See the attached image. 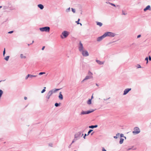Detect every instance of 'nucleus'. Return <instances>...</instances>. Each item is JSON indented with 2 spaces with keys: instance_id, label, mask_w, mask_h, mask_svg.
Returning a JSON list of instances; mask_svg holds the SVG:
<instances>
[{
  "instance_id": "5",
  "label": "nucleus",
  "mask_w": 151,
  "mask_h": 151,
  "mask_svg": "<svg viewBox=\"0 0 151 151\" xmlns=\"http://www.w3.org/2000/svg\"><path fill=\"white\" fill-rule=\"evenodd\" d=\"M69 34V33L68 32L66 31H64L62 32L60 37L62 39H63L64 38L66 37Z\"/></svg>"
},
{
  "instance_id": "47",
  "label": "nucleus",
  "mask_w": 151,
  "mask_h": 151,
  "mask_svg": "<svg viewBox=\"0 0 151 151\" xmlns=\"http://www.w3.org/2000/svg\"><path fill=\"white\" fill-rule=\"evenodd\" d=\"M138 68H140L141 67V66H140V65H138Z\"/></svg>"
},
{
  "instance_id": "59",
  "label": "nucleus",
  "mask_w": 151,
  "mask_h": 151,
  "mask_svg": "<svg viewBox=\"0 0 151 151\" xmlns=\"http://www.w3.org/2000/svg\"><path fill=\"white\" fill-rule=\"evenodd\" d=\"M49 98V96L48 97V99Z\"/></svg>"
},
{
  "instance_id": "4",
  "label": "nucleus",
  "mask_w": 151,
  "mask_h": 151,
  "mask_svg": "<svg viewBox=\"0 0 151 151\" xmlns=\"http://www.w3.org/2000/svg\"><path fill=\"white\" fill-rule=\"evenodd\" d=\"M40 30L41 32H49L50 30V27H43L40 28Z\"/></svg>"
},
{
  "instance_id": "12",
  "label": "nucleus",
  "mask_w": 151,
  "mask_h": 151,
  "mask_svg": "<svg viewBox=\"0 0 151 151\" xmlns=\"http://www.w3.org/2000/svg\"><path fill=\"white\" fill-rule=\"evenodd\" d=\"M94 110H92L91 111H83L81 113V114H87L92 112L94 111Z\"/></svg>"
},
{
  "instance_id": "45",
  "label": "nucleus",
  "mask_w": 151,
  "mask_h": 151,
  "mask_svg": "<svg viewBox=\"0 0 151 151\" xmlns=\"http://www.w3.org/2000/svg\"><path fill=\"white\" fill-rule=\"evenodd\" d=\"M37 76V75H33V77H36Z\"/></svg>"
},
{
  "instance_id": "27",
  "label": "nucleus",
  "mask_w": 151,
  "mask_h": 151,
  "mask_svg": "<svg viewBox=\"0 0 151 151\" xmlns=\"http://www.w3.org/2000/svg\"><path fill=\"white\" fill-rule=\"evenodd\" d=\"M28 78H29V74H28L25 78V80H27L28 79Z\"/></svg>"
},
{
  "instance_id": "37",
  "label": "nucleus",
  "mask_w": 151,
  "mask_h": 151,
  "mask_svg": "<svg viewBox=\"0 0 151 151\" xmlns=\"http://www.w3.org/2000/svg\"><path fill=\"white\" fill-rule=\"evenodd\" d=\"M119 135H120V134L119 133H117L116 135V137H117L119 136Z\"/></svg>"
},
{
  "instance_id": "24",
  "label": "nucleus",
  "mask_w": 151,
  "mask_h": 151,
  "mask_svg": "<svg viewBox=\"0 0 151 151\" xmlns=\"http://www.w3.org/2000/svg\"><path fill=\"white\" fill-rule=\"evenodd\" d=\"M87 103L89 104H91V99H89L88 100Z\"/></svg>"
},
{
  "instance_id": "19",
  "label": "nucleus",
  "mask_w": 151,
  "mask_h": 151,
  "mask_svg": "<svg viewBox=\"0 0 151 151\" xmlns=\"http://www.w3.org/2000/svg\"><path fill=\"white\" fill-rule=\"evenodd\" d=\"M97 125H94V126H93V125H92V126H90L89 127L90 128H94V127L96 128V127H97Z\"/></svg>"
},
{
  "instance_id": "15",
  "label": "nucleus",
  "mask_w": 151,
  "mask_h": 151,
  "mask_svg": "<svg viewBox=\"0 0 151 151\" xmlns=\"http://www.w3.org/2000/svg\"><path fill=\"white\" fill-rule=\"evenodd\" d=\"M96 61L100 65H102L104 63L103 62H101L99 60H96Z\"/></svg>"
},
{
  "instance_id": "55",
  "label": "nucleus",
  "mask_w": 151,
  "mask_h": 151,
  "mask_svg": "<svg viewBox=\"0 0 151 151\" xmlns=\"http://www.w3.org/2000/svg\"><path fill=\"white\" fill-rule=\"evenodd\" d=\"M2 7V6H0V9Z\"/></svg>"
},
{
  "instance_id": "49",
  "label": "nucleus",
  "mask_w": 151,
  "mask_h": 151,
  "mask_svg": "<svg viewBox=\"0 0 151 151\" xmlns=\"http://www.w3.org/2000/svg\"><path fill=\"white\" fill-rule=\"evenodd\" d=\"M96 86H99V85H98V84H97V83H96Z\"/></svg>"
},
{
  "instance_id": "13",
  "label": "nucleus",
  "mask_w": 151,
  "mask_h": 151,
  "mask_svg": "<svg viewBox=\"0 0 151 151\" xmlns=\"http://www.w3.org/2000/svg\"><path fill=\"white\" fill-rule=\"evenodd\" d=\"M150 6L149 5L147 6L144 9L145 11H146L147 10H150Z\"/></svg>"
},
{
  "instance_id": "50",
  "label": "nucleus",
  "mask_w": 151,
  "mask_h": 151,
  "mask_svg": "<svg viewBox=\"0 0 151 151\" xmlns=\"http://www.w3.org/2000/svg\"><path fill=\"white\" fill-rule=\"evenodd\" d=\"M124 138L125 139H126V137H125V136H124Z\"/></svg>"
},
{
  "instance_id": "35",
  "label": "nucleus",
  "mask_w": 151,
  "mask_h": 151,
  "mask_svg": "<svg viewBox=\"0 0 151 151\" xmlns=\"http://www.w3.org/2000/svg\"><path fill=\"white\" fill-rule=\"evenodd\" d=\"M55 106L57 107V106H59V104H58V103H56L55 104Z\"/></svg>"
},
{
  "instance_id": "38",
  "label": "nucleus",
  "mask_w": 151,
  "mask_h": 151,
  "mask_svg": "<svg viewBox=\"0 0 151 151\" xmlns=\"http://www.w3.org/2000/svg\"><path fill=\"white\" fill-rule=\"evenodd\" d=\"M93 131L92 130L90 129V130L88 131V134H89L91 132H92Z\"/></svg>"
},
{
  "instance_id": "1",
  "label": "nucleus",
  "mask_w": 151,
  "mask_h": 151,
  "mask_svg": "<svg viewBox=\"0 0 151 151\" xmlns=\"http://www.w3.org/2000/svg\"><path fill=\"white\" fill-rule=\"evenodd\" d=\"M3 9V10L7 12L15 9V7L10 3H9L8 4L4 6Z\"/></svg>"
},
{
  "instance_id": "28",
  "label": "nucleus",
  "mask_w": 151,
  "mask_h": 151,
  "mask_svg": "<svg viewBox=\"0 0 151 151\" xmlns=\"http://www.w3.org/2000/svg\"><path fill=\"white\" fill-rule=\"evenodd\" d=\"M45 88H46V87H44V89H43L41 91V93H43L44 92H45Z\"/></svg>"
},
{
  "instance_id": "8",
  "label": "nucleus",
  "mask_w": 151,
  "mask_h": 151,
  "mask_svg": "<svg viewBox=\"0 0 151 151\" xmlns=\"http://www.w3.org/2000/svg\"><path fill=\"white\" fill-rule=\"evenodd\" d=\"M78 49L79 51L81 52L83 50V45L81 41H80L79 42V45L78 46Z\"/></svg>"
},
{
  "instance_id": "11",
  "label": "nucleus",
  "mask_w": 151,
  "mask_h": 151,
  "mask_svg": "<svg viewBox=\"0 0 151 151\" xmlns=\"http://www.w3.org/2000/svg\"><path fill=\"white\" fill-rule=\"evenodd\" d=\"M104 38V34L102 35L101 37H99L97 38L98 41H100Z\"/></svg>"
},
{
  "instance_id": "30",
  "label": "nucleus",
  "mask_w": 151,
  "mask_h": 151,
  "mask_svg": "<svg viewBox=\"0 0 151 151\" xmlns=\"http://www.w3.org/2000/svg\"><path fill=\"white\" fill-rule=\"evenodd\" d=\"M45 72H40L39 73V75H40L43 74H45Z\"/></svg>"
},
{
  "instance_id": "23",
  "label": "nucleus",
  "mask_w": 151,
  "mask_h": 151,
  "mask_svg": "<svg viewBox=\"0 0 151 151\" xmlns=\"http://www.w3.org/2000/svg\"><path fill=\"white\" fill-rule=\"evenodd\" d=\"M58 97L61 100H62L63 99V95H59Z\"/></svg>"
},
{
  "instance_id": "14",
  "label": "nucleus",
  "mask_w": 151,
  "mask_h": 151,
  "mask_svg": "<svg viewBox=\"0 0 151 151\" xmlns=\"http://www.w3.org/2000/svg\"><path fill=\"white\" fill-rule=\"evenodd\" d=\"M38 7L41 9H42L44 8V6L42 4H39L37 5Z\"/></svg>"
},
{
  "instance_id": "42",
  "label": "nucleus",
  "mask_w": 151,
  "mask_h": 151,
  "mask_svg": "<svg viewBox=\"0 0 151 151\" xmlns=\"http://www.w3.org/2000/svg\"><path fill=\"white\" fill-rule=\"evenodd\" d=\"M141 35H139L137 36V38H139V37H141Z\"/></svg>"
},
{
  "instance_id": "58",
  "label": "nucleus",
  "mask_w": 151,
  "mask_h": 151,
  "mask_svg": "<svg viewBox=\"0 0 151 151\" xmlns=\"http://www.w3.org/2000/svg\"><path fill=\"white\" fill-rule=\"evenodd\" d=\"M109 98H108V99H106V100H107V99H109Z\"/></svg>"
},
{
  "instance_id": "21",
  "label": "nucleus",
  "mask_w": 151,
  "mask_h": 151,
  "mask_svg": "<svg viewBox=\"0 0 151 151\" xmlns=\"http://www.w3.org/2000/svg\"><path fill=\"white\" fill-rule=\"evenodd\" d=\"M9 58V56H7L5 58H4V59L6 61H8Z\"/></svg>"
},
{
  "instance_id": "56",
  "label": "nucleus",
  "mask_w": 151,
  "mask_h": 151,
  "mask_svg": "<svg viewBox=\"0 0 151 151\" xmlns=\"http://www.w3.org/2000/svg\"><path fill=\"white\" fill-rule=\"evenodd\" d=\"M1 95H0V98L1 97Z\"/></svg>"
},
{
  "instance_id": "54",
  "label": "nucleus",
  "mask_w": 151,
  "mask_h": 151,
  "mask_svg": "<svg viewBox=\"0 0 151 151\" xmlns=\"http://www.w3.org/2000/svg\"><path fill=\"white\" fill-rule=\"evenodd\" d=\"M102 151H104V148H102Z\"/></svg>"
},
{
  "instance_id": "39",
  "label": "nucleus",
  "mask_w": 151,
  "mask_h": 151,
  "mask_svg": "<svg viewBox=\"0 0 151 151\" xmlns=\"http://www.w3.org/2000/svg\"><path fill=\"white\" fill-rule=\"evenodd\" d=\"M122 14H124V15H126L127 14L126 13H125L123 11H122Z\"/></svg>"
},
{
  "instance_id": "52",
  "label": "nucleus",
  "mask_w": 151,
  "mask_h": 151,
  "mask_svg": "<svg viewBox=\"0 0 151 151\" xmlns=\"http://www.w3.org/2000/svg\"><path fill=\"white\" fill-rule=\"evenodd\" d=\"M30 45H31L30 44H28V46H29Z\"/></svg>"
},
{
  "instance_id": "31",
  "label": "nucleus",
  "mask_w": 151,
  "mask_h": 151,
  "mask_svg": "<svg viewBox=\"0 0 151 151\" xmlns=\"http://www.w3.org/2000/svg\"><path fill=\"white\" fill-rule=\"evenodd\" d=\"M33 78V75L31 74H29V78Z\"/></svg>"
},
{
  "instance_id": "36",
  "label": "nucleus",
  "mask_w": 151,
  "mask_h": 151,
  "mask_svg": "<svg viewBox=\"0 0 151 151\" xmlns=\"http://www.w3.org/2000/svg\"><path fill=\"white\" fill-rule=\"evenodd\" d=\"M13 31H9V32L8 33H9V34H11V33H12L13 32Z\"/></svg>"
},
{
  "instance_id": "9",
  "label": "nucleus",
  "mask_w": 151,
  "mask_h": 151,
  "mask_svg": "<svg viewBox=\"0 0 151 151\" xmlns=\"http://www.w3.org/2000/svg\"><path fill=\"white\" fill-rule=\"evenodd\" d=\"M82 53V55L83 56L86 57L89 55V54L88 51L86 50H84L81 52Z\"/></svg>"
},
{
  "instance_id": "48",
  "label": "nucleus",
  "mask_w": 151,
  "mask_h": 151,
  "mask_svg": "<svg viewBox=\"0 0 151 151\" xmlns=\"http://www.w3.org/2000/svg\"><path fill=\"white\" fill-rule=\"evenodd\" d=\"M27 97H24V99L25 100H26L27 99Z\"/></svg>"
},
{
  "instance_id": "34",
  "label": "nucleus",
  "mask_w": 151,
  "mask_h": 151,
  "mask_svg": "<svg viewBox=\"0 0 151 151\" xmlns=\"http://www.w3.org/2000/svg\"><path fill=\"white\" fill-rule=\"evenodd\" d=\"M3 91L1 90H0V94H2Z\"/></svg>"
},
{
  "instance_id": "60",
  "label": "nucleus",
  "mask_w": 151,
  "mask_h": 151,
  "mask_svg": "<svg viewBox=\"0 0 151 151\" xmlns=\"http://www.w3.org/2000/svg\"><path fill=\"white\" fill-rule=\"evenodd\" d=\"M76 151V150H75V151Z\"/></svg>"
},
{
  "instance_id": "25",
  "label": "nucleus",
  "mask_w": 151,
  "mask_h": 151,
  "mask_svg": "<svg viewBox=\"0 0 151 151\" xmlns=\"http://www.w3.org/2000/svg\"><path fill=\"white\" fill-rule=\"evenodd\" d=\"M134 147V146H132L131 147V148H128L127 150H132V149H133V150H135V149H133V148Z\"/></svg>"
},
{
  "instance_id": "61",
  "label": "nucleus",
  "mask_w": 151,
  "mask_h": 151,
  "mask_svg": "<svg viewBox=\"0 0 151 151\" xmlns=\"http://www.w3.org/2000/svg\"><path fill=\"white\" fill-rule=\"evenodd\" d=\"M1 81H0V82H1Z\"/></svg>"
},
{
  "instance_id": "32",
  "label": "nucleus",
  "mask_w": 151,
  "mask_h": 151,
  "mask_svg": "<svg viewBox=\"0 0 151 151\" xmlns=\"http://www.w3.org/2000/svg\"><path fill=\"white\" fill-rule=\"evenodd\" d=\"M145 60L146 61H147V63H148V58L147 57H146L145 58Z\"/></svg>"
},
{
  "instance_id": "10",
  "label": "nucleus",
  "mask_w": 151,
  "mask_h": 151,
  "mask_svg": "<svg viewBox=\"0 0 151 151\" xmlns=\"http://www.w3.org/2000/svg\"><path fill=\"white\" fill-rule=\"evenodd\" d=\"M131 88H127L124 91V93L123 94H126L127 93H128V92L131 90Z\"/></svg>"
},
{
  "instance_id": "17",
  "label": "nucleus",
  "mask_w": 151,
  "mask_h": 151,
  "mask_svg": "<svg viewBox=\"0 0 151 151\" xmlns=\"http://www.w3.org/2000/svg\"><path fill=\"white\" fill-rule=\"evenodd\" d=\"M20 57L22 59H25L26 58V56H24L23 54H21L20 55Z\"/></svg>"
},
{
  "instance_id": "2",
  "label": "nucleus",
  "mask_w": 151,
  "mask_h": 151,
  "mask_svg": "<svg viewBox=\"0 0 151 151\" xmlns=\"http://www.w3.org/2000/svg\"><path fill=\"white\" fill-rule=\"evenodd\" d=\"M88 75L86 76L85 78L81 81V83H83L84 81L88 79H90L93 78V73L91 71H89L88 72Z\"/></svg>"
},
{
  "instance_id": "6",
  "label": "nucleus",
  "mask_w": 151,
  "mask_h": 151,
  "mask_svg": "<svg viewBox=\"0 0 151 151\" xmlns=\"http://www.w3.org/2000/svg\"><path fill=\"white\" fill-rule=\"evenodd\" d=\"M115 35V34L114 33L110 32H108L104 33V37L106 36L114 37Z\"/></svg>"
},
{
  "instance_id": "22",
  "label": "nucleus",
  "mask_w": 151,
  "mask_h": 151,
  "mask_svg": "<svg viewBox=\"0 0 151 151\" xmlns=\"http://www.w3.org/2000/svg\"><path fill=\"white\" fill-rule=\"evenodd\" d=\"M80 20V19H78V21H76V22L77 23V24H80L81 25V26L82 25V24L81 23H80L79 22Z\"/></svg>"
},
{
  "instance_id": "41",
  "label": "nucleus",
  "mask_w": 151,
  "mask_h": 151,
  "mask_svg": "<svg viewBox=\"0 0 151 151\" xmlns=\"http://www.w3.org/2000/svg\"><path fill=\"white\" fill-rule=\"evenodd\" d=\"M45 46H43V47H42V50H44V48H45Z\"/></svg>"
},
{
  "instance_id": "26",
  "label": "nucleus",
  "mask_w": 151,
  "mask_h": 151,
  "mask_svg": "<svg viewBox=\"0 0 151 151\" xmlns=\"http://www.w3.org/2000/svg\"><path fill=\"white\" fill-rule=\"evenodd\" d=\"M72 11L73 13H75L76 12L75 9L73 8H71Z\"/></svg>"
},
{
  "instance_id": "18",
  "label": "nucleus",
  "mask_w": 151,
  "mask_h": 151,
  "mask_svg": "<svg viewBox=\"0 0 151 151\" xmlns=\"http://www.w3.org/2000/svg\"><path fill=\"white\" fill-rule=\"evenodd\" d=\"M97 24L99 25L100 27H101L102 26L103 24L101 22H97Z\"/></svg>"
},
{
  "instance_id": "29",
  "label": "nucleus",
  "mask_w": 151,
  "mask_h": 151,
  "mask_svg": "<svg viewBox=\"0 0 151 151\" xmlns=\"http://www.w3.org/2000/svg\"><path fill=\"white\" fill-rule=\"evenodd\" d=\"M5 54V48H4V50L3 52V55L4 56Z\"/></svg>"
},
{
  "instance_id": "20",
  "label": "nucleus",
  "mask_w": 151,
  "mask_h": 151,
  "mask_svg": "<svg viewBox=\"0 0 151 151\" xmlns=\"http://www.w3.org/2000/svg\"><path fill=\"white\" fill-rule=\"evenodd\" d=\"M70 11V8L69 7V8L65 10V12H66L68 13Z\"/></svg>"
},
{
  "instance_id": "3",
  "label": "nucleus",
  "mask_w": 151,
  "mask_h": 151,
  "mask_svg": "<svg viewBox=\"0 0 151 151\" xmlns=\"http://www.w3.org/2000/svg\"><path fill=\"white\" fill-rule=\"evenodd\" d=\"M61 89H54L50 91L48 93V94H52L53 93H58L59 91Z\"/></svg>"
},
{
  "instance_id": "40",
  "label": "nucleus",
  "mask_w": 151,
  "mask_h": 151,
  "mask_svg": "<svg viewBox=\"0 0 151 151\" xmlns=\"http://www.w3.org/2000/svg\"><path fill=\"white\" fill-rule=\"evenodd\" d=\"M149 59L150 61L151 60V57L150 56L149 57Z\"/></svg>"
},
{
  "instance_id": "44",
  "label": "nucleus",
  "mask_w": 151,
  "mask_h": 151,
  "mask_svg": "<svg viewBox=\"0 0 151 151\" xmlns=\"http://www.w3.org/2000/svg\"><path fill=\"white\" fill-rule=\"evenodd\" d=\"M111 4L112 5V6H115V4H113L111 3Z\"/></svg>"
},
{
  "instance_id": "51",
  "label": "nucleus",
  "mask_w": 151,
  "mask_h": 151,
  "mask_svg": "<svg viewBox=\"0 0 151 151\" xmlns=\"http://www.w3.org/2000/svg\"><path fill=\"white\" fill-rule=\"evenodd\" d=\"M33 42H34V41H33L32 42V43L30 44H32Z\"/></svg>"
},
{
  "instance_id": "57",
  "label": "nucleus",
  "mask_w": 151,
  "mask_h": 151,
  "mask_svg": "<svg viewBox=\"0 0 151 151\" xmlns=\"http://www.w3.org/2000/svg\"><path fill=\"white\" fill-rule=\"evenodd\" d=\"M104 151H106V150L105 149H104Z\"/></svg>"
},
{
  "instance_id": "46",
  "label": "nucleus",
  "mask_w": 151,
  "mask_h": 151,
  "mask_svg": "<svg viewBox=\"0 0 151 151\" xmlns=\"http://www.w3.org/2000/svg\"><path fill=\"white\" fill-rule=\"evenodd\" d=\"M59 94H62V92L61 91H60L59 92Z\"/></svg>"
},
{
  "instance_id": "33",
  "label": "nucleus",
  "mask_w": 151,
  "mask_h": 151,
  "mask_svg": "<svg viewBox=\"0 0 151 151\" xmlns=\"http://www.w3.org/2000/svg\"><path fill=\"white\" fill-rule=\"evenodd\" d=\"M120 135L121 137H124V134H120Z\"/></svg>"
},
{
  "instance_id": "43",
  "label": "nucleus",
  "mask_w": 151,
  "mask_h": 151,
  "mask_svg": "<svg viewBox=\"0 0 151 151\" xmlns=\"http://www.w3.org/2000/svg\"><path fill=\"white\" fill-rule=\"evenodd\" d=\"M114 138L115 139H117V137L116 136H114Z\"/></svg>"
},
{
  "instance_id": "16",
  "label": "nucleus",
  "mask_w": 151,
  "mask_h": 151,
  "mask_svg": "<svg viewBox=\"0 0 151 151\" xmlns=\"http://www.w3.org/2000/svg\"><path fill=\"white\" fill-rule=\"evenodd\" d=\"M124 140V139L122 138H121L120 139V140L119 142V143L120 144H121L123 143V141Z\"/></svg>"
},
{
  "instance_id": "53",
  "label": "nucleus",
  "mask_w": 151,
  "mask_h": 151,
  "mask_svg": "<svg viewBox=\"0 0 151 151\" xmlns=\"http://www.w3.org/2000/svg\"><path fill=\"white\" fill-rule=\"evenodd\" d=\"M93 95H92V96H91V99L93 98Z\"/></svg>"
},
{
  "instance_id": "7",
  "label": "nucleus",
  "mask_w": 151,
  "mask_h": 151,
  "mask_svg": "<svg viewBox=\"0 0 151 151\" xmlns=\"http://www.w3.org/2000/svg\"><path fill=\"white\" fill-rule=\"evenodd\" d=\"M140 132L139 128L138 127L134 128V131H132V133L134 134H138Z\"/></svg>"
}]
</instances>
